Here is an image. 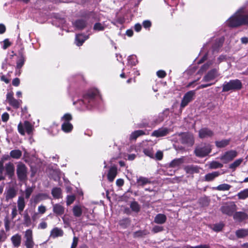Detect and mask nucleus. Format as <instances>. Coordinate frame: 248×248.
<instances>
[{
    "label": "nucleus",
    "mask_w": 248,
    "mask_h": 248,
    "mask_svg": "<svg viewBox=\"0 0 248 248\" xmlns=\"http://www.w3.org/2000/svg\"><path fill=\"white\" fill-rule=\"evenodd\" d=\"M49 198V195L46 193H39L32 196L31 201L35 204L40 202Z\"/></svg>",
    "instance_id": "nucleus-16"
},
{
    "label": "nucleus",
    "mask_w": 248,
    "mask_h": 248,
    "mask_svg": "<svg viewBox=\"0 0 248 248\" xmlns=\"http://www.w3.org/2000/svg\"><path fill=\"white\" fill-rule=\"evenodd\" d=\"M131 220L129 218H124L119 222V225L124 229H126L130 224Z\"/></svg>",
    "instance_id": "nucleus-40"
},
{
    "label": "nucleus",
    "mask_w": 248,
    "mask_h": 248,
    "mask_svg": "<svg viewBox=\"0 0 248 248\" xmlns=\"http://www.w3.org/2000/svg\"><path fill=\"white\" fill-rule=\"evenodd\" d=\"M73 215L75 217H79L82 214V210L79 205H75L72 209Z\"/></svg>",
    "instance_id": "nucleus-38"
},
{
    "label": "nucleus",
    "mask_w": 248,
    "mask_h": 248,
    "mask_svg": "<svg viewBox=\"0 0 248 248\" xmlns=\"http://www.w3.org/2000/svg\"><path fill=\"white\" fill-rule=\"evenodd\" d=\"M182 144L188 147H191L194 144L195 140L192 134L189 132H181L178 134Z\"/></svg>",
    "instance_id": "nucleus-4"
},
{
    "label": "nucleus",
    "mask_w": 248,
    "mask_h": 248,
    "mask_svg": "<svg viewBox=\"0 0 248 248\" xmlns=\"http://www.w3.org/2000/svg\"><path fill=\"white\" fill-rule=\"evenodd\" d=\"M155 157L157 160H161L163 157V153L161 151H158L155 154Z\"/></svg>",
    "instance_id": "nucleus-61"
},
{
    "label": "nucleus",
    "mask_w": 248,
    "mask_h": 248,
    "mask_svg": "<svg viewBox=\"0 0 248 248\" xmlns=\"http://www.w3.org/2000/svg\"><path fill=\"white\" fill-rule=\"evenodd\" d=\"M169 133V129L167 127H161L154 130L151 134L153 137L156 138L167 136Z\"/></svg>",
    "instance_id": "nucleus-17"
},
{
    "label": "nucleus",
    "mask_w": 248,
    "mask_h": 248,
    "mask_svg": "<svg viewBox=\"0 0 248 248\" xmlns=\"http://www.w3.org/2000/svg\"><path fill=\"white\" fill-rule=\"evenodd\" d=\"M167 221V217L163 214H157L154 218V222L158 224H163Z\"/></svg>",
    "instance_id": "nucleus-25"
},
{
    "label": "nucleus",
    "mask_w": 248,
    "mask_h": 248,
    "mask_svg": "<svg viewBox=\"0 0 248 248\" xmlns=\"http://www.w3.org/2000/svg\"><path fill=\"white\" fill-rule=\"evenodd\" d=\"M46 211V207L45 205H41L38 206V211L39 214H44Z\"/></svg>",
    "instance_id": "nucleus-59"
},
{
    "label": "nucleus",
    "mask_w": 248,
    "mask_h": 248,
    "mask_svg": "<svg viewBox=\"0 0 248 248\" xmlns=\"http://www.w3.org/2000/svg\"><path fill=\"white\" fill-rule=\"evenodd\" d=\"M25 241L24 245L27 248H33L34 242L33 240L32 231L31 229H28L26 231L24 235Z\"/></svg>",
    "instance_id": "nucleus-11"
},
{
    "label": "nucleus",
    "mask_w": 248,
    "mask_h": 248,
    "mask_svg": "<svg viewBox=\"0 0 248 248\" xmlns=\"http://www.w3.org/2000/svg\"><path fill=\"white\" fill-rule=\"evenodd\" d=\"M195 94V91H190L186 93L181 101V107L184 108L192 100L193 97Z\"/></svg>",
    "instance_id": "nucleus-12"
},
{
    "label": "nucleus",
    "mask_w": 248,
    "mask_h": 248,
    "mask_svg": "<svg viewBox=\"0 0 248 248\" xmlns=\"http://www.w3.org/2000/svg\"><path fill=\"white\" fill-rule=\"evenodd\" d=\"M5 170L6 174L9 177L12 178L14 175L15 172V167L13 163L9 162L6 164Z\"/></svg>",
    "instance_id": "nucleus-27"
},
{
    "label": "nucleus",
    "mask_w": 248,
    "mask_h": 248,
    "mask_svg": "<svg viewBox=\"0 0 248 248\" xmlns=\"http://www.w3.org/2000/svg\"><path fill=\"white\" fill-rule=\"evenodd\" d=\"M17 203L18 210L19 213L21 214L26 206L24 198L22 196H19L18 198Z\"/></svg>",
    "instance_id": "nucleus-30"
},
{
    "label": "nucleus",
    "mask_w": 248,
    "mask_h": 248,
    "mask_svg": "<svg viewBox=\"0 0 248 248\" xmlns=\"http://www.w3.org/2000/svg\"><path fill=\"white\" fill-rule=\"evenodd\" d=\"M232 186L227 184H223L218 185L217 186L214 187L213 188L215 190L218 191H226L229 190Z\"/></svg>",
    "instance_id": "nucleus-44"
},
{
    "label": "nucleus",
    "mask_w": 248,
    "mask_h": 248,
    "mask_svg": "<svg viewBox=\"0 0 248 248\" xmlns=\"http://www.w3.org/2000/svg\"><path fill=\"white\" fill-rule=\"evenodd\" d=\"M26 57H19L16 61V69L18 70V75L21 74V68L24 64Z\"/></svg>",
    "instance_id": "nucleus-37"
},
{
    "label": "nucleus",
    "mask_w": 248,
    "mask_h": 248,
    "mask_svg": "<svg viewBox=\"0 0 248 248\" xmlns=\"http://www.w3.org/2000/svg\"><path fill=\"white\" fill-rule=\"evenodd\" d=\"M6 100L9 104L15 109L19 108L22 104V101L20 99H16L14 97L13 92H9L6 94Z\"/></svg>",
    "instance_id": "nucleus-9"
},
{
    "label": "nucleus",
    "mask_w": 248,
    "mask_h": 248,
    "mask_svg": "<svg viewBox=\"0 0 248 248\" xmlns=\"http://www.w3.org/2000/svg\"><path fill=\"white\" fill-rule=\"evenodd\" d=\"M149 233V232L146 230H139L134 232L133 237L134 238L142 237Z\"/></svg>",
    "instance_id": "nucleus-43"
},
{
    "label": "nucleus",
    "mask_w": 248,
    "mask_h": 248,
    "mask_svg": "<svg viewBox=\"0 0 248 248\" xmlns=\"http://www.w3.org/2000/svg\"><path fill=\"white\" fill-rule=\"evenodd\" d=\"M73 26L78 30L84 29L87 25V22L83 19H78L73 23Z\"/></svg>",
    "instance_id": "nucleus-19"
},
{
    "label": "nucleus",
    "mask_w": 248,
    "mask_h": 248,
    "mask_svg": "<svg viewBox=\"0 0 248 248\" xmlns=\"http://www.w3.org/2000/svg\"><path fill=\"white\" fill-rule=\"evenodd\" d=\"M227 25L231 28H236L243 25L248 26V15L236 13L228 20Z\"/></svg>",
    "instance_id": "nucleus-2"
},
{
    "label": "nucleus",
    "mask_w": 248,
    "mask_h": 248,
    "mask_svg": "<svg viewBox=\"0 0 248 248\" xmlns=\"http://www.w3.org/2000/svg\"><path fill=\"white\" fill-rule=\"evenodd\" d=\"M219 171H214L211 173L206 174L204 176V180L207 182H210L214 180L215 178L220 175Z\"/></svg>",
    "instance_id": "nucleus-29"
},
{
    "label": "nucleus",
    "mask_w": 248,
    "mask_h": 248,
    "mask_svg": "<svg viewBox=\"0 0 248 248\" xmlns=\"http://www.w3.org/2000/svg\"><path fill=\"white\" fill-rule=\"evenodd\" d=\"M214 135V132L208 127L201 128L199 131V137L201 139L212 138Z\"/></svg>",
    "instance_id": "nucleus-14"
},
{
    "label": "nucleus",
    "mask_w": 248,
    "mask_h": 248,
    "mask_svg": "<svg viewBox=\"0 0 248 248\" xmlns=\"http://www.w3.org/2000/svg\"><path fill=\"white\" fill-rule=\"evenodd\" d=\"M82 35L80 34H77L76 36V44L78 46H81L82 45L85 39L81 38Z\"/></svg>",
    "instance_id": "nucleus-49"
},
{
    "label": "nucleus",
    "mask_w": 248,
    "mask_h": 248,
    "mask_svg": "<svg viewBox=\"0 0 248 248\" xmlns=\"http://www.w3.org/2000/svg\"><path fill=\"white\" fill-rule=\"evenodd\" d=\"M51 194L55 199H59L62 197V190L60 187H55L51 190Z\"/></svg>",
    "instance_id": "nucleus-28"
},
{
    "label": "nucleus",
    "mask_w": 248,
    "mask_h": 248,
    "mask_svg": "<svg viewBox=\"0 0 248 248\" xmlns=\"http://www.w3.org/2000/svg\"><path fill=\"white\" fill-rule=\"evenodd\" d=\"M188 248H210V247L207 245H200L195 247L189 246Z\"/></svg>",
    "instance_id": "nucleus-64"
},
{
    "label": "nucleus",
    "mask_w": 248,
    "mask_h": 248,
    "mask_svg": "<svg viewBox=\"0 0 248 248\" xmlns=\"http://www.w3.org/2000/svg\"><path fill=\"white\" fill-rule=\"evenodd\" d=\"M163 230L164 227L163 226L155 225L152 228V232L154 233H156L162 232Z\"/></svg>",
    "instance_id": "nucleus-55"
},
{
    "label": "nucleus",
    "mask_w": 248,
    "mask_h": 248,
    "mask_svg": "<svg viewBox=\"0 0 248 248\" xmlns=\"http://www.w3.org/2000/svg\"><path fill=\"white\" fill-rule=\"evenodd\" d=\"M99 95V92L96 89H91L83 94L82 99L78 100L80 105H84L88 109H91L96 105V98Z\"/></svg>",
    "instance_id": "nucleus-1"
},
{
    "label": "nucleus",
    "mask_w": 248,
    "mask_h": 248,
    "mask_svg": "<svg viewBox=\"0 0 248 248\" xmlns=\"http://www.w3.org/2000/svg\"><path fill=\"white\" fill-rule=\"evenodd\" d=\"M11 240L14 247L18 248L21 245V236L18 233H16L12 236Z\"/></svg>",
    "instance_id": "nucleus-23"
},
{
    "label": "nucleus",
    "mask_w": 248,
    "mask_h": 248,
    "mask_svg": "<svg viewBox=\"0 0 248 248\" xmlns=\"http://www.w3.org/2000/svg\"><path fill=\"white\" fill-rule=\"evenodd\" d=\"M143 153L147 156L151 158H154V153L153 149H145L143 150Z\"/></svg>",
    "instance_id": "nucleus-52"
},
{
    "label": "nucleus",
    "mask_w": 248,
    "mask_h": 248,
    "mask_svg": "<svg viewBox=\"0 0 248 248\" xmlns=\"http://www.w3.org/2000/svg\"><path fill=\"white\" fill-rule=\"evenodd\" d=\"M223 166V164L217 161H212L209 165V168L211 169H217L221 168Z\"/></svg>",
    "instance_id": "nucleus-45"
},
{
    "label": "nucleus",
    "mask_w": 248,
    "mask_h": 248,
    "mask_svg": "<svg viewBox=\"0 0 248 248\" xmlns=\"http://www.w3.org/2000/svg\"><path fill=\"white\" fill-rule=\"evenodd\" d=\"M224 226V224L222 223H217L213 225L212 229L216 232L221 231Z\"/></svg>",
    "instance_id": "nucleus-48"
},
{
    "label": "nucleus",
    "mask_w": 248,
    "mask_h": 248,
    "mask_svg": "<svg viewBox=\"0 0 248 248\" xmlns=\"http://www.w3.org/2000/svg\"><path fill=\"white\" fill-rule=\"evenodd\" d=\"M236 205L233 202H226L220 207V211L223 214L228 216L233 215L236 210Z\"/></svg>",
    "instance_id": "nucleus-6"
},
{
    "label": "nucleus",
    "mask_w": 248,
    "mask_h": 248,
    "mask_svg": "<svg viewBox=\"0 0 248 248\" xmlns=\"http://www.w3.org/2000/svg\"><path fill=\"white\" fill-rule=\"evenodd\" d=\"M212 149L210 144H205L203 147H197L194 150L195 155L199 157H204L208 155L211 152Z\"/></svg>",
    "instance_id": "nucleus-8"
},
{
    "label": "nucleus",
    "mask_w": 248,
    "mask_h": 248,
    "mask_svg": "<svg viewBox=\"0 0 248 248\" xmlns=\"http://www.w3.org/2000/svg\"><path fill=\"white\" fill-rule=\"evenodd\" d=\"M93 30L97 31H102L105 29V27L99 22L96 23L93 26Z\"/></svg>",
    "instance_id": "nucleus-53"
},
{
    "label": "nucleus",
    "mask_w": 248,
    "mask_h": 248,
    "mask_svg": "<svg viewBox=\"0 0 248 248\" xmlns=\"http://www.w3.org/2000/svg\"><path fill=\"white\" fill-rule=\"evenodd\" d=\"M117 174V168L116 166H114L111 167L107 175V178L109 182H112Z\"/></svg>",
    "instance_id": "nucleus-21"
},
{
    "label": "nucleus",
    "mask_w": 248,
    "mask_h": 248,
    "mask_svg": "<svg viewBox=\"0 0 248 248\" xmlns=\"http://www.w3.org/2000/svg\"><path fill=\"white\" fill-rule=\"evenodd\" d=\"M215 83V82L208 83H206V84H201L197 88L196 90H199L200 89H203V88L209 87L212 85H214Z\"/></svg>",
    "instance_id": "nucleus-60"
},
{
    "label": "nucleus",
    "mask_w": 248,
    "mask_h": 248,
    "mask_svg": "<svg viewBox=\"0 0 248 248\" xmlns=\"http://www.w3.org/2000/svg\"><path fill=\"white\" fill-rule=\"evenodd\" d=\"M201 168L194 165H188L185 166L184 170L186 174L193 175L194 173H199L200 171Z\"/></svg>",
    "instance_id": "nucleus-15"
},
{
    "label": "nucleus",
    "mask_w": 248,
    "mask_h": 248,
    "mask_svg": "<svg viewBox=\"0 0 248 248\" xmlns=\"http://www.w3.org/2000/svg\"><path fill=\"white\" fill-rule=\"evenodd\" d=\"M151 181L146 177L140 176L137 180V183L139 186H143L146 184H151Z\"/></svg>",
    "instance_id": "nucleus-34"
},
{
    "label": "nucleus",
    "mask_w": 248,
    "mask_h": 248,
    "mask_svg": "<svg viewBox=\"0 0 248 248\" xmlns=\"http://www.w3.org/2000/svg\"><path fill=\"white\" fill-rule=\"evenodd\" d=\"M5 201L8 202L9 200L12 199L16 196V191L13 187H10L4 193Z\"/></svg>",
    "instance_id": "nucleus-22"
},
{
    "label": "nucleus",
    "mask_w": 248,
    "mask_h": 248,
    "mask_svg": "<svg viewBox=\"0 0 248 248\" xmlns=\"http://www.w3.org/2000/svg\"><path fill=\"white\" fill-rule=\"evenodd\" d=\"M65 208L60 203L53 204V212L56 216H62L64 213Z\"/></svg>",
    "instance_id": "nucleus-18"
},
{
    "label": "nucleus",
    "mask_w": 248,
    "mask_h": 248,
    "mask_svg": "<svg viewBox=\"0 0 248 248\" xmlns=\"http://www.w3.org/2000/svg\"><path fill=\"white\" fill-rule=\"evenodd\" d=\"M243 159L242 158H239L235 160L229 166V168L233 170H235L243 162Z\"/></svg>",
    "instance_id": "nucleus-47"
},
{
    "label": "nucleus",
    "mask_w": 248,
    "mask_h": 248,
    "mask_svg": "<svg viewBox=\"0 0 248 248\" xmlns=\"http://www.w3.org/2000/svg\"><path fill=\"white\" fill-rule=\"evenodd\" d=\"M62 130L65 133H69L73 129V126L70 122H63L62 124Z\"/></svg>",
    "instance_id": "nucleus-32"
},
{
    "label": "nucleus",
    "mask_w": 248,
    "mask_h": 248,
    "mask_svg": "<svg viewBox=\"0 0 248 248\" xmlns=\"http://www.w3.org/2000/svg\"><path fill=\"white\" fill-rule=\"evenodd\" d=\"M243 87L242 82L238 79H232L229 82L225 81L222 85V92L230 91H237L240 90Z\"/></svg>",
    "instance_id": "nucleus-3"
},
{
    "label": "nucleus",
    "mask_w": 248,
    "mask_h": 248,
    "mask_svg": "<svg viewBox=\"0 0 248 248\" xmlns=\"http://www.w3.org/2000/svg\"><path fill=\"white\" fill-rule=\"evenodd\" d=\"M238 238H243L248 236V229H240L235 232Z\"/></svg>",
    "instance_id": "nucleus-31"
},
{
    "label": "nucleus",
    "mask_w": 248,
    "mask_h": 248,
    "mask_svg": "<svg viewBox=\"0 0 248 248\" xmlns=\"http://www.w3.org/2000/svg\"><path fill=\"white\" fill-rule=\"evenodd\" d=\"M132 211L135 213H139L140 210V207L138 202L136 201L132 202L130 205Z\"/></svg>",
    "instance_id": "nucleus-42"
},
{
    "label": "nucleus",
    "mask_w": 248,
    "mask_h": 248,
    "mask_svg": "<svg viewBox=\"0 0 248 248\" xmlns=\"http://www.w3.org/2000/svg\"><path fill=\"white\" fill-rule=\"evenodd\" d=\"M10 156L15 159H19L22 155V152L20 150H13L10 153Z\"/></svg>",
    "instance_id": "nucleus-41"
},
{
    "label": "nucleus",
    "mask_w": 248,
    "mask_h": 248,
    "mask_svg": "<svg viewBox=\"0 0 248 248\" xmlns=\"http://www.w3.org/2000/svg\"><path fill=\"white\" fill-rule=\"evenodd\" d=\"M184 163V156L180 158H175L172 160L169 164V167L170 168H176L181 166Z\"/></svg>",
    "instance_id": "nucleus-26"
},
{
    "label": "nucleus",
    "mask_w": 248,
    "mask_h": 248,
    "mask_svg": "<svg viewBox=\"0 0 248 248\" xmlns=\"http://www.w3.org/2000/svg\"><path fill=\"white\" fill-rule=\"evenodd\" d=\"M9 119V115L7 112L3 113L1 115V120L3 122H6Z\"/></svg>",
    "instance_id": "nucleus-62"
},
{
    "label": "nucleus",
    "mask_w": 248,
    "mask_h": 248,
    "mask_svg": "<svg viewBox=\"0 0 248 248\" xmlns=\"http://www.w3.org/2000/svg\"><path fill=\"white\" fill-rule=\"evenodd\" d=\"M33 126L31 123L28 121H25L24 124H22L21 122H20L17 126V130L18 132L22 136L25 135V131L28 135H30L33 131Z\"/></svg>",
    "instance_id": "nucleus-7"
},
{
    "label": "nucleus",
    "mask_w": 248,
    "mask_h": 248,
    "mask_svg": "<svg viewBox=\"0 0 248 248\" xmlns=\"http://www.w3.org/2000/svg\"><path fill=\"white\" fill-rule=\"evenodd\" d=\"M78 238L76 236L74 237L71 248H76L78 244Z\"/></svg>",
    "instance_id": "nucleus-63"
},
{
    "label": "nucleus",
    "mask_w": 248,
    "mask_h": 248,
    "mask_svg": "<svg viewBox=\"0 0 248 248\" xmlns=\"http://www.w3.org/2000/svg\"><path fill=\"white\" fill-rule=\"evenodd\" d=\"M33 191V188L32 187L28 186L26 188L25 191V197L26 199L30 198Z\"/></svg>",
    "instance_id": "nucleus-51"
},
{
    "label": "nucleus",
    "mask_w": 248,
    "mask_h": 248,
    "mask_svg": "<svg viewBox=\"0 0 248 248\" xmlns=\"http://www.w3.org/2000/svg\"><path fill=\"white\" fill-rule=\"evenodd\" d=\"M217 70L214 68L209 70L203 77L202 81L208 82L218 77Z\"/></svg>",
    "instance_id": "nucleus-13"
},
{
    "label": "nucleus",
    "mask_w": 248,
    "mask_h": 248,
    "mask_svg": "<svg viewBox=\"0 0 248 248\" xmlns=\"http://www.w3.org/2000/svg\"><path fill=\"white\" fill-rule=\"evenodd\" d=\"M63 230L58 227L54 228L50 232V236L53 238L58 237H62L63 235Z\"/></svg>",
    "instance_id": "nucleus-24"
},
{
    "label": "nucleus",
    "mask_w": 248,
    "mask_h": 248,
    "mask_svg": "<svg viewBox=\"0 0 248 248\" xmlns=\"http://www.w3.org/2000/svg\"><path fill=\"white\" fill-rule=\"evenodd\" d=\"M237 196L239 200H245L248 198V188H246L237 194Z\"/></svg>",
    "instance_id": "nucleus-39"
},
{
    "label": "nucleus",
    "mask_w": 248,
    "mask_h": 248,
    "mask_svg": "<svg viewBox=\"0 0 248 248\" xmlns=\"http://www.w3.org/2000/svg\"><path fill=\"white\" fill-rule=\"evenodd\" d=\"M233 218L234 220L241 222L248 218V215L244 212H235L233 215Z\"/></svg>",
    "instance_id": "nucleus-20"
},
{
    "label": "nucleus",
    "mask_w": 248,
    "mask_h": 248,
    "mask_svg": "<svg viewBox=\"0 0 248 248\" xmlns=\"http://www.w3.org/2000/svg\"><path fill=\"white\" fill-rule=\"evenodd\" d=\"M28 168L26 165L22 163H19L16 166V174L19 181L24 182L28 179Z\"/></svg>",
    "instance_id": "nucleus-5"
},
{
    "label": "nucleus",
    "mask_w": 248,
    "mask_h": 248,
    "mask_svg": "<svg viewBox=\"0 0 248 248\" xmlns=\"http://www.w3.org/2000/svg\"><path fill=\"white\" fill-rule=\"evenodd\" d=\"M3 45L2 46V48L3 49H6L9 46L12 45V43L10 42L9 39H5L3 40Z\"/></svg>",
    "instance_id": "nucleus-57"
},
{
    "label": "nucleus",
    "mask_w": 248,
    "mask_h": 248,
    "mask_svg": "<svg viewBox=\"0 0 248 248\" xmlns=\"http://www.w3.org/2000/svg\"><path fill=\"white\" fill-rule=\"evenodd\" d=\"M73 119V117L70 113H67L63 115L61 118V120L63 122H70Z\"/></svg>",
    "instance_id": "nucleus-50"
},
{
    "label": "nucleus",
    "mask_w": 248,
    "mask_h": 248,
    "mask_svg": "<svg viewBox=\"0 0 248 248\" xmlns=\"http://www.w3.org/2000/svg\"><path fill=\"white\" fill-rule=\"evenodd\" d=\"M156 75L159 78H163L166 77L167 74L164 70H159L157 71Z\"/></svg>",
    "instance_id": "nucleus-58"
},
{
    "label": "nucleus",
    "mask_w": 248,
    "mask_h": 248,
    "mask_svg": "<svg viewBox=\"0 0 248 248\" xmlns=\"http://www.w3.org/2000/svg\"><path fill=\"white\" fill-rule=\"evenodd\" d=\"M75 195H68L66 198V204L70 205L75 201Z\"/></svg>",
    "instance_id": "nucleus-54"
},
{
    "label": "nucleus",
    "mask_w": 248,
    "mask_h": 248,
    "mask_svg": "<svg viewBox=\"0 0 248 248\" xmlns=\"http://www.w3.org/2000/svg\"><path fill=\"white\" fill-rule=\"evenodd\" d=\"M230 141V139H225L220 141H216L215 145L219 148H224L229 144Z\"/></svg>",
    "instance_id": "nucleus-35"
},
{
    "label": "nucleus",
    "mask_w": 248,
    "mask_h": 248,
    "mask_svg": "<svg viewBox=\"0 0 248 248\" xmlns=\"http://www.w3.org/2000/svg\"><path fill=\"white\" fill-rule=\"evenodd\" d=\"M128 60V62L133 65H135L137 63V60L136 56L131 55L129 56Z\"/></svg>",
    "instance_id": "nucleus-56"
},
{
    "label": "nucleus",
    "mask_w": 248,
    "mask_h": 248,
    "mask_svg": "<svg viewBox=\"0 0 248 248\" xmlns=\"http://www.w3.org/2000/svg\"><path fill=\"white\" fill-rule=\"evenodd\" d=\"M145 135V132L142 130H138L133 132L130 136V140H136L138 137Z\"/></svg>",
    "instance_id": "nucleus-33"
},
{
    "label": "nucleus",
    "mask_w": 248,
    "mask_h": 248,
    "mask_svg": "<svg viewBox=\"0 0 248 248\" xmlns=\"http://www.w3.org/2000/svg\"><path fill=\"white\" fill-rule=\"evenodd\" d=\"M23 224L26 227H30L31 224V218L27 213L24 215Z\"/></svg>",
    "instance_id": "nucleus-46"
},
{
    "label": "nucleus",
    "mask_w": 248,
    "mask_h": 248,
    "mask_svg": "<svg viewBox=\"0 0 248 248\" xmlns=\"http://www.w3.org/2000/svg\"><path fill=\"white\" fill-rule=\"evenodd\" d=\"M237 152L235 150H230L225 152L219 157L220 159L224 164H227L232 161L237 155Z\"/></svg>",
    "instance_id": "nucleus-10"
},
{
    "label": "nucleus",
    "mask_w": 248,
    "mask_h": 248,
    "mask_svg": "<svg viewBox=\"0 0 248 248\" xmlns=\"http://www.w3.org/2000/svg\"><path fill=\"white\" fill-rule=\"evenodd\" d=\"M224 42V38H221L216 40L215 43L213 46V49L214 51H218V50L222 47Z\"/></svg>",
    "instance_id": "nucleus-36"
}]
</instances>
